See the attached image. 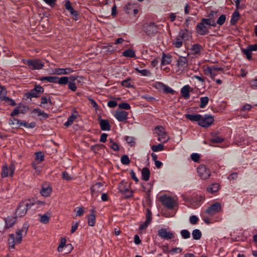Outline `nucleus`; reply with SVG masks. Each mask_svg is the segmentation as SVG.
<instances>
[{
  "label": "nucleus",
  "instance_id": "1",
  "mask_svg": "<svg viewBox=\"0 0 257 257\" xmlns=\"http://www.w3.org/2000/svg\"><path fill=\"white\" fill-rule=\"evenodd\" d=\"M28 228V224L25 223L21 229L16 231V236L14 234L9 235L8 242L10 248L14 249L16 244H19L21 242L23 236H25L27 234Z\"/></svg>",
  "mask_w": 257,
  "mask_h": 257
},
{
  "label": "nucleus",
  "instance_id": "2",
  "mask_svg": "<svg viewBox=\"0 0 257 257\" xmlns=\"http://www.w3.org/2000/svg\"><path fill=\"white\" fill-rule=\"evenodd\" d=\"M221 210V204L219 202L211 204L204 212L201 214L202 219L207 224L211 223V217L217 214Z\"/></svg>",
  "mask_w": 257,
  "mask_h": 257
},
{
  "label": "nucleus",
  "instance_id": "3",
  "mask_svg": "<svg viewBox=\"0 0 257 257\" xmlns=\"http://www.w3.org/2000/svg\"><path fill=\"white\" fill-rule=\"evenodd\" d=\"M182 197L187 206L193 209L199 207L205 199L204 197L200 194H193L189 196L182 195Z\"/></svg>",
  "mask_w": 257,
  "mask_h": 257
},
{
  "label": "nucleus",
  "instance_id": "4",
  "mask_svg": "<svg viewBox=\"0 0 257 257\" xmlns=\"http://www.w3.org/2000/svg\"><path fill=\"white\" fill-rule=\"evenodd\" d=\"M35 203L31 200H25L21 202L17 208L15 214L17 217L24 216L28 209L31 208Z\"/></svg>",
  "mask_w": 257,
  "mask_h": 257
},
{
  "label": "nucleus",
  "instance_id": "5",
  "mask_svg": "<svg viewBox=\"0 0 257 257\" xmlns=\"http://www.w3.org/2000/svg\"><path fill=\"white\" fill-rule=\"evenodd\" d=\"M142 30L147 36L152 37L157 33L158 27L154 23H146L143 25Z\"/></svg>",
  "mask_w": 257,
  "mask_h": 257
},
{
  "label": "nucleus",
  "instance_id": "6",
  "mask_svg": "<svg viewBox=\"0 0 257 257\" xmlns=\"http://www.w3.org/2000/svg\"><path fill=\"white\" fill-rule=\"evenodd\" d=\"M24 62L32 70H40L44 66V63L40 59H27Z\"/></svg>",
  "mask_w": 257,
  "mask_h": 257
},
{
  "label": "nucleus",
  "instance_id": "7",
  "mask_svg": "<svg viewBox=\"0 0 257 257\" xmlns=\"http://www.w3.org/2000/svg\"><path fill=\"white\" fill-rule=\"evenodd\" d=\"M82 77L79 76H70L68 82V88L73 91H75L77 89V84L80 83Z\"/></svg>",
  "mask_w": 257,
  "mask_h": 257
},
{
  "label": "nucleus",
  "instance_id": "8",
  "mask_svg": "<svg viewBox=\"0 0 257 257\" xmlns=\"http://www.w3.org/2000/svg\"><path fill=\"white\" fill-rule=\"evenodd\" d=\"M214 121L213 117L210 115L205 114L203 116L201 115L198 124L203 127H207L209 126Z\"/></svg>",
  "mask_w": 257,
  "mask_h": 257
},
{
  "label": "nucleus",
  "instance_id": "9",
  "mask_svg": "<svg viewBox=\"0 0 257 257\" xmlns=\"http://www.w3.org/2000/svg\"><path fill=\"white\" fill-rule=\"evenodd\" d=\"M16 167L15 165L12 163L9 167L7 165H4L2 168V176L3 178L9 176L12 177L14 174Z\"/></svg>",
  "mask_w": 257,
  "mask_h": 257
},
{
  "label": "nucleus",
  "instance_id": "10",
  "mask_svg": "<svg viewBox=\"0 0 257 257\" xmlns=\"http://www.w3.org/2000/svg\"><path fill=\"white\" fill-rule=\"evenodd\" d=\"M139 9V5L137 3L130 2L124 7V10L127 14H132L133 13L134 15H136Z\"/></svg>",
  "mask_w": 257,
  "mask_h": 257
},
{
  "label": "nucleus",
  "instance_id": "11",
  "mask_svg": "<svg viewBox=\"0 0 257 257\" xmlns=\"http://www.w3.org/2000/svg\"><path fill=\"white\" fill-rule=\"evenodd\" d=\"M161 201L163 205L168 208H174L175 202L171 197L166 195L163 196L161 197Z\"/></svg>",
  "mask_w": 257,
  "mask_h": 257
},
{
  "label": "nucleus",
  "instance_id": "12",
  "mask_svg": "<svg viewBox=\"0 0 257 257\" xmlns=\"http://www.w3.org/2000/svg\"><path fill=\"white\" fill-rule=\"evenodd\" d=\"M158 235L166 240H169L174 237V233L171 231H168L166 229L161 228L158 230Z\"/></svg>",
  "mask_w": 257,
  "mask_h": 257
},
{
  "label": "nucleus",
  "instance_id": "13",
  "mask_svg": "<svg viewBox=\"0 0 257 257\" xmlns=\"http://www.w3.org/2000/svg\"><path fill=\"white\" fill-rule=\"evenodd\" d=\"M197 172L202 179H206L209 177V170L204 165H200L197 168Z\"/></svg>",
  "mask_w": 257,
  "mask_h": 257
},
{
  "label": "nucleus",
  "instance_id": "14",
  "mask_svg": "<svg viewBox=\"0 0 257 257\" xmlns=\"http://www.w3.org/2000/svg\"><path fill=\"white\" fill-rule=\"evenodd\" d=\"M209 27L206 25V24L202 22L197 24L196 26V31L200 35L204 36L208 33Z\"/></svg>",
  "mask_w": 257,
  "mask_h": 257
},
{
  "label": "nucleus",
  "instance_id": "15",
  "mask_svg": "<svg viewBox=\"0 0 257 257\" xmlns=\"http://www.w3.org/2000/svg\"><path fill=\"white\" fill-rule=\"evenodd\" d=\"M152 221V212L151 210L147 208L146 212V220L142 223L140 226V229L141 230L145 229L148 225L151 223Z\"/></svg>",
  "mask_w": 257,
  "mask_h": 257
},
{
  "label": "nucleus",
  "instance_id": "16",
  "mask_svg": "<svg viewBox=\"0 0 257 257\" xmlns=\"http://www.w3.org/2000/svg\"><path fill=\"white\" fill-rule=\"evenodd\" d=\"M128 112L123 111L119 110L116 111L114 113V117L118 121H124L128 118Z\"/></svg>",
  "mask_w": 257,
  "mask_h": 257
},
{
  "label": "nucleus",
  "instance_id": "17",
  "mask_svg": "<svg viewBox=\"0 0 257 257\" xmlns=\"http://www.w3.org/2000/svg\"><path fill=\"white\" fill-rule=\"evenodd\" d=\"M73 71L70 68H55L52 71V74L56 75H67Z\"/></svg>",
  "mask_w": 257,
  "mask_h": 257
},
{
  "label": "nucleus",
  "instance_id": "18",
  "mask_svg": "<svg viewBox=\"0 0 257 257\" xmlns=\"http://www.w3.org/2000/svg\"><path fill=\"white\" fill-rule=\"evenodd\" d=\"M65 9L69 12L70 15L73 17V18L77 21L78 19V13L76 11L74 10V9L72 7L70 1H67L65 5Z\"/></svg>",
  "mask_w": 257,
  "mask_h": 257
},
{
  "label": "nucleus",
  "instance_id": "19",
  "mask_svg": "<svg viewBox=\"0 0 257 257\" xmlns=\"http://www.w3.org/2000/svg\"><path fill=\"white\" fill-rule=\"evenodd\" d=\"M131 185L125 181H122L118 186L119 192L121 194H124L126 192H128L130 188Z\"/></svg>",
  "mask_w": 257,
  "mask_h": 257
},
{
  "label": "nucleus",
  "instance_id": "20",
  "mask_svg": "<svg viewBox=\"0 0 257 257\" xmlns=\"http://www.w3.org/2000/svg\"><path fill=\"white\" fill-rule=\"evenodd\" d=\"M179 36L183 41H186L191 38V33L186 29H182L179 31Z\"/></svg>",
  "mask_w": 257,
  "mask_h": 257
},
{
  "label": "nucleus",
  "instance_id": "21",
  "mask_svg": "<svg viewBox=\"0 0 257 257\" xmlns=\"http://www.w3.org/2000/svg\"><path fill=\"white\" fill-rule=\"evenodd\" d=\"M102 186L101 183L98 182L92 185L91 187V193L93 197L97 196L98 193L101 191V188Z\"/></svg>",
  "mask_w": 257,
  "mask_h": 257
},
{
  "label": "nucleus",
  "instance_id": "22",
  "mask_svg": "<svg viewBox=\"0 0 257 257\" xmlns=\"http://www.w3.org/2000/svg\"><path fill=\"white\" fill-rule=\"evenodd\" d=\"M90 214L87 216L88 224L90 226H94L96 223V217L93 209H91Z\"/></svg>",
  "mask_w": 257,
  "mask_h": 257
},
{
  "label": "nucleus",
  "instance_id": "23",
  "mask_svg": "<svg viewBox=\"0 0 257 257\" xmlns=\"http://www.w3.org/2000/svg\"><path fill=\"white\" fill-rule=\"evenodd\" d=\"M178 67L182 69L186 68L188 66V60L185 57L181 56L177 60Z\"/></svg>",
  "mask_w": 257,
  "mask_h": 257
},
{
  "label": "nucleus",
  "instance_id": "24",
  "mask_svg": "<svg viewBox=\"0 0 257 257\" xmlns=\"http://www.w3.org/2000/svg\"><path fill=\"white\" fill-rule=\"evenodd\" d=\"M52 192V188L49 186L43 185L40 191L41 194L44 197H48Z\"/></svg>",
  "mask_w": 257,
  "mask_h": 257
},
{
  "label": "nucleus",
  "instance_id": "25",
  "mask_svg": "<svg viewBox=\"0 0 257 257\" xmlns=\"http://www.w3.org/2000/svg\"><path fill=\"white\" fill-rule=\"evenodd\" d=\"M190 86L186 85L181 89V93L185 99H189L190 97Z\"/></svg>",
  "mask_w": 257,
  "mask_h": 257
},
{
  "label": "nucleus",
  "instance_id": "26",
  "mask_svg": "<svg viewBox=\"0 0 257 257\" xmlns=\"http://www.w3.org/2000/svg\"><path fill=\"white\" fill-rule=\"evenodd\" d=\"M100 126L101 130L103 131H108L110 130V125L109 122L106 119H100Z\"/></svg>",
  "mask_w": 257,
  "mask_h": 257
},
{
  "label": "nucleus",
  "instance_id": "27",
  "mask_svg": "<svg viewBox=\"0 0 257 257\" xmlns=\"http://www.w3.org/2000/svg\"><path fill=\"white\" fill-rule=\"evenodd\" d=\"M186 117L192 121H198V122H199L200 119L201 118V115L199 114H187L186 115Z\"/></svg>",
  "mask_w": 257,
  "mask_h": 257
},
{
  "label": "nucleus",
  "instance_id": "28",
  "mask_svg": "<svg viewBox=\"0 0 257 257\" xmlns=\"http://www.w3.org/2000/svg\"><path fill=\"white\" fill-rule=\"evenodd\" d=\"M150 176V171L147 168H144L142 171V179L145 181L149 180Z\"/></svg>",
  "mask_w": 257,
  "mask_h": 257
},
{
  "label": "nucleus",
  "instance_id": "29",
  "mask_svg": "<svg viewBox=\"0 0 257 257\" xmlns=\"http://www.w3.org/2000/svg\"><path fill=\"white\" fill-rule=\"evenodd\" d=\"M202 20L208 27L209 26L215 27L216 26V22L213 18H203Z\"/></svg>",
  "mask_w": 257,
  "mask_h": 257
},
{
  "label": "nucleus",
  "instance_id": "30",
  "mask_svg": "<svg viewBox=\"0 0 257 257\" xmlns=\"http://www.w3.org/2000/svg\"><path fill=\"white\" fill-rule=\"evenodd\" d=\"M16 218L13 216H8L5 218V223L7 228L12 227L16 222Z\"/></svg>",
  "mask_w": 257,
  "mask_h": 257
},
{
  "label": "nucleus",
  "instance_id": "31",
  "mask_svg": "<svg viewBox=\"0 0 257 257\" xmlns=\"http://www.w3.org/2000/svg\"><path fill=\"white\" fill-rule=\"evenodd\" d=\"M172 61L171 56L170 55L167 54H163L161 65H166L171 63Z\"/></svg>",
  "mask_w": 257,
  "mask_h": 257
},
{
  "label": "nucleus",
  "instance_id": "32",
  "mask_svg": "<svg viewBox=\"0 0 257 257\" xmlns=\"http://www.w3.org/2000/svg\"><path fill=\"white\" fill-rule=\"evenodd\" d=\"M39 79L42 81L46 80L50 83H57L58 77L55 76H44L40 77Z\"/></svg>",
  "mask_w": 257,
  "mask_h": 257
},
{
  "label": "nucleus",
  "instance_id": "33",
  "mask_svg": "<svg viewBox=\"0 0 257 257\" xmlns=\"http://www.w3.org/2000/svg\"><path fill=\"white\" fill-rule=\"evenodd\" d=\"M219 188V186L218 183H214L208 186L207 188V190L209 192L213 193L217 192Z\"/></svg>",
  "mask_w": 257,
  "mask_h": 257
},
{
  "label": "nucleus",
  "instance_id": "34",
  "mask_svg": "<svg viewBox=\"0 0 257 257\" xmlns=\"http://www.w3.org/2000/svg\"><path fill=\"white\" fill-rule=\"evenodd\" d=\"M122 55L124 57L128 58H134L136 56L135 52L131 49H128L122 52Z\"/></svg>",
  "mask_w": 257,
  "mask_h": 257
},
{
  "label": "nucleus",
  "instance_id": "35",
  "mask_svg": "<svg viewBox=\"0 0 257 257\" xmlns=\"http://www.w3.org/2000/svg\"><path fill=\"white\" fill-rule=\"evenodd\" d=\"M77 117V114H72L68 118L67 120L64 123V125L67 127L70 126Z\"/></svg>",
  "mask_w": 257,
  "mask_h": 257
},
{
  "label": "nucleus",
  "instance_id": "36",
  "mask_svg": "<svg viewBox=\"0 0 257 257\" xmlns=\"http://www.w3.org/2000/svg\"><path fill=\"white\" fill-rule=\"evenodd\" d=\"M169 138L166 133H159L158 140L162 143H165L168 141Z\"/></svg>",
  "mask_w": 257,
  "mask_h": 257
},
{
  "label": "nucleus",
  "instance_id": "37",
  "mask_svg": "<svg viewBox=\"0 0 257 257\" xmlns=\"http://www.w3.org/2000/svg\"><path fill=\"white\" fill-rule=\"evenodd\" d=\"M239 14L237 11H235L232 15L230 23L232 25H235L238 20Z\"/></svg>",
  "mask_w": 257,
  "mask_h": 257
},
{
  "label": "nucleus",
  "instance_id": "38",
  "mask_svg": "<svg viewBox=\"0 0 257 257\" xmlns=\"http://www.w3.org/2000/svg\"><path fill=\"white\" fill-rule=\"evenodd\" d=\"M200 104L199 106L201 108H204L209 102V98L207 96L201 97L200 98Z\"/></svg>",
  "mask_w": 257,
  "mask_h": 257
},
{
  "label": "nucleus",
  "instance_id": "39",
  "mask_svg": "<svg viewBox=\"0 0 257 257\" xmlns=\"http://www.w3.org/2000/svg\"><path fill=\"white\" fill-rule=\"evenodd\" d=\"M192 235L194 239L198 240L201 238L202 233L199 229H195L193 230Z\"/></svg>",
  "mask_w": 257,
  "mask_h": 257
},
{
  "label": "nucleus",
  "instance_id": "40",
  "mask_svg": "<svg viewBox=\"0 0 257 257\" xmlns=\"http://www.w3.org/2000/svg\"><path fill=\"white\" fill-rule=\"evenodd\" d=\"M69 80V77H61L60 78H58V79L57 80V83L60 85H65L68 83Z\"/></svg>",
  "mask_w": 257,
  "mask_h": 257
},
{
  "label": "nucleus",
  "instance_id": "41",
  "mask_svg": "<svg viewBox=\"0 0 257 257\" xmlns=\"http://www.w3.org/2000/svg\"><path fill=\"white\" fill-rule=\"evenodd\" d=\"M34 111L36 113L38 116H42L43 118L46 119L48 117V114L39 108L35 109Z\"/></svg>",
  "mask_w": 257,
  "mask_h": 257
},
{
  "label": "nucleus",
  "instance_id": "42",
  "mask_svg": "<svg viewBox=\"0 0 257 257\" xmlns=\"http://www.w3.org/2000/svg\"><path fill=\"white\" fill-rule=\"evenodd\" d=\"M105 48L108 52H113L117 51L118 48L115 45L114 43H109L106 47Z\"/></svg>",
  "mask_w": 257,
  "mask_h": 257
},
{
  "label": "nucleus",
  "instance_id": "43",
  "mask_svg": "<svg viewBox=\"0 0 257 257\" xmlns=\"http://www.w3.org/2000/svg\"><path fill=\"white\" fill-rule=\"evenodd\" d=\"M26 95L28 98L31 99L33 97H38L40 96V94L32 89L30 92L27 93Z\"/></svg>",
  "mask_w": 257,
  "mask_h": 257
},
{
  "label": "nucleus",
  "instance_id": "44",
  "mask_svg": "<svg viewBox=\"0 0 257 257\" xmlns=\"http://www.w3.org/2000/svg\"><path fill=\"white\" fill-rule=\"evenodd\" d=\"M201 48L202 47L200 45L198 44H195L192 46L191 49L194 54H199Z\"/></svg>",
  "mask_w": 257,
  "mask_h": 257
},
{
  "label": "nucleus",
  "instance_id": "45",
  "mask_svg": "<svg viewBox=\"0 0 257 257\" xmlns=\"http://www.w3.org/2000/svg\"><path fill=\"white\" fill-rule=\"evenodd\" d=\"M108 147L115 151L119 150V146L117 144L114 143L112 139L109 140V143L108 145Z\"/></svg>",
  "mask_w": 257,
  "mask_h": 257
},
{
  "label": "nucleus",
  "instance_id": "46",
  "mask_svg": "<svg viewBox=\"0 0 257 257\" xmlns=\"http://www.w3.org/2000/svg\"><path fill=\"white\" fill-rule=\"evenodd\" d=\"M151 149L153 152H157L163 150L164 146L162 144H159L157 145L153 146Z\"/></svg>",
  "mask_w": 257,
  "mask_h": 257
},
{
  "label": "nucleus",
  "instance_id": "47",
  "mask_svg": "<svg viewBox=\"0 0 257 257\" xmlns=\"http://www.w3.org/2000/svg\"><path fill=\"white\" fill-rule=\"evenodd\" d=\"M242 52L246 55L248 60H250L251 59V51L248 47L246 49H242Z\"/></svg>",
  "mask_w": 257,
  "mask_h": 257
},
{
  "label": "nucleus",
  "instance_id": "48",
  "mask_svg": "<svg viewBox=\"0 0 257 257\" xmlns=\"http://www.w3.org/2000/svg\"><path fill=\"white\" fill-rule=\"evenodd\" d=\"M20 123V120L16 118L10 119L9 120V124L13 126L14 127H18L19 123Z\"/></svg>",
  "mask_w": 257,
  "mask_h": 257
},
{
  "label": "nucleus",
  "instance_id": "49",
  "mask_svg": "<svg viewBox=\"0 0 257 257\" xmlns=\"http://www.w3.org/2000/svg\"><path fill=\"white\" fill-rule=\"evenodd\" d=\"M183 40L181 38H176L173 42V44L178 48H180L182 46Z\"/></svg>",
  "mask_w": 257,
  "mask_h": 257
},
{
  "label": "nucleus",
  "instance_id": "50",
  "mask_svg": "<svg viewBox=\"0 0 257 257\" xmlns=\"http://www.w3.org/2000/svg\"><path fill=\"white\" fill-rule=\"evenodd\" d=\"M180 234L184 239H187L190 237V233L186 229L182 230L180 231Z\"/></svg>",
  "mask_w": 257,
  "mask_h": 257
},
{
  "label": "nucleus",
  "instance_id": "51",
  "mask_svg": "<svg viewBox=\"0 0 257 257\" xmlns=\"http://www.w3.org/2000/svg\"><path fill=\"white\" fill-rule=\"evenodd\" d=\"M226 20V16L224 15H221L217 19L216 23L220 26L222 25Z\"/></svg>",
  "mask_w": 257,
  "mask_h": 257
},
{
  "label": "nucleus",
  "instance_id": "52",
  "mask_svg": "<svg viewBox=\"0 0 257 257\" xmlns=\"http://www.w3.org/2000/svg\"><path fill=\"white\" fill-rule=\"evenodd\" d=\"M35 158L37 161L41 162L44 160V156L42 152H39L35 153Z\"/></svg>",
  "mask_w": 257,
  "mask_h": 257
},
{
  "label": "nucleus",
  "instance_id": "53",
  "mask_svg": "<svg viewBox=\"0 0 257 257\" xmlns=\"http://www.w3.org/2000/svg\"><path fill=\"white\" fill-rule=\"evenodd\" d=\"M48 102L51 103V100L49 97L47 96H43L41 98V106L44 107H45V105L47 104Z\"/></svg>",
  "mask_w": 257,
  "mask_h": 257
},
{
  "label": "nucleus",
  "instance_id": "54",
  "mask_svg": "<svg viewBox=\"0 0 257 257\" xmlns=\"http://www.w3.org/2000/svg\"><path fill=\"white\" fill-rule=\"evenodd\" d=\"M223 141V138L219 136H214L211 140V142L213 143H219Z\"/></svg>",
  "mask_w": 257,
  "mask_h": 257
},
{
  "label": "nucleus",
  "instance_id": "55",
  "mask_svg": "<svg viewBox=\"0 0 257 257\" xmlns=\"http://www.w3.org/2000/svg\"><path fill=\"white\" fill-rule=\"evenodd\" d=\"M136 70L139 73L141 74L142 75L145 76H149L151 74L150 71L149 70H147V69L140 70V69L137 68V69H136Z\"/></svg>",
  "mask_w": 257,
  "mask_h": 257
},
{
  "label": "nucleus",
  "instance_id": "56",
  "mask_svg": "<svg viewBox=\"0 0 257 257\" xmlns=\"http://www.w3.org/2000/svg\"><path fill=\"white\" fill-rule=\"evenodd\" d=\"M120 160H121V163L125 165H127L129 164V163L130 162L128 157L126 155H123L121 157Z\"/></svg>",
  "mask_w": 257,
  "mask_h": 257
},
{
  "label": "nucleus",
  "instance_id": "57",
  "mask_svg": "<svg viewBox=\"0 0 257 257\" xmlns=\"http://www.w3.org/2000/svg\"><path fill=\"white\" fill-rule=\"evenodd\" d=\"M124 140L126 142L131 146H133L135 144V138L131 136H125L124 137Z\"/></svg>",
  "mask_w": 257,
  "mask_h": 257
},
{
  "label": "nucleus",
  "instance_id": "58",
  "mask_svg": "<svg viewBox=\"0 0 257 257\" xmlns=\"http://www.w3.org/2000/svg\"><path fill=\"white\" fill-rule=\"evenodd\" d=\"M165 85L164 83L161 82H156L154 84V86L156 87V88L159 90L160 91L163 90Z\"/></svg>",
  "mask_w": 257,
  "mask_h": 257
},
{
  "label": "nucleus",
  "instance_id": "59",
  "mask_svg": "<svg viewBox=\"0 0 257 257\" xmlns=\"http://www.w3.org/2000/svg\"><path fill=\"white\" fill-rule=\"evenodd\" d=\"M3 99V101H5V102H9L10 103V104L12 106H15L16 104V102H15V101L13 99H12L8 97L4 96Z\"/></svg>",
  "mask_w": 257,
  "mask_h": 257
},
{
  "label": "nucleus",
  "instance_id": "60",
  "mask_svg": "<svg viewBox=\"0 0 257 257\" xmlns=\"http://www.w3.org/2000/svg\"><path fill=\"white\" fill-rule=\"evenodd\" d=\"M62 179L66 181H70L73 179V177L69 175L67 172H63L62 173Z\"/></svg>",
  "mask_w": 257,
  "mask_h": 257
},
{
  "label": "nucleus",
  "instance_id": "61",
  "mask_svg": "<svg viewBox=\"0 0 257 257\" xmlns=\"http://www.w3.org/2000/svg\"><path fill=\"white\" fill-rule=\"evenodd\" d=\"M118 106L121 109L129 110L131 108L130 104L126 102H122L118 104Z\"/></svg>",
  "mask_w": 257,
  "mask_h": 257
},
{
  "label": "nucleus",
  "instance_id": "62",
  "mask_svg": "<svg viewBox=\"0 0 257 257\" xmlns=\"http://www.w3.org/2000/svg\"><path fill=\"white\" fill-rule=\"evenodd\" d=\"M163 91L165 93L174 94L175 91L167 85H165Z\"/></svg>",
  "mask_w": 257,
  "mask_h": 257
},
{
  "label": "nucleus",
  "instance_id": "63",
  "mask_svg": "<svg viewBox=\"0 0 257 257\" xmlns=\"http://www.w3.org/2000/svg\"><path fill=\"white\" fill-rule=\"evenodd\" d=\"M40 216H41L40 221L41 222H42L43 223L46 224L49 222V217L47 215H46V214H44V215H40Z\"/></svg>",
  "mask_w": 257,
  "mask_h": 257
},
{
  "label": "nucleus",
  "instance_id": "64",
  "mask_svg": "<svg viewBox=\"0 0 257 257\" xmlns=\"http://www.w3.org/2000/svg\"><path fill=\"white\" fill-rule=\"evenodd\" d=\"M200 157V155L198 153H192L191 155V159L195 162H197L199 160Z\"/></svg>",
  "mask_w": 257,
  "mask_h": 257
}]
</instances>
